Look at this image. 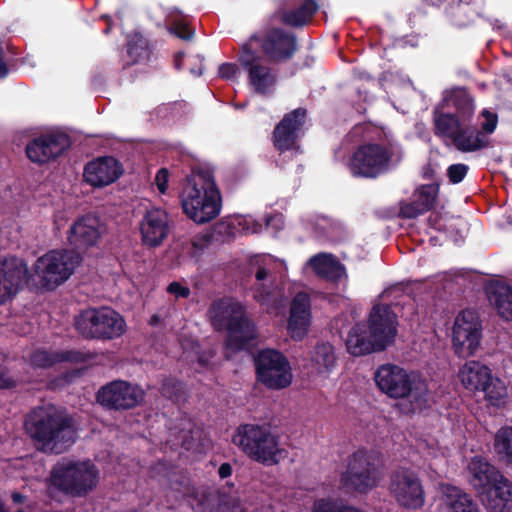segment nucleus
Wrapping results in <instances>:
<instances>
[{
    "instance_id": "bb28decb",
    "label": "nucleus",
    "mask_w": 512,
    "mask_h": 512,
    "mask_svg": "<svg viewBox=\"0 0 512 512\" xmlns=\"http://www.w3.org/2000/svg\"><path fill=\"white\" fill-rule=\"evenodd\" d=\"M457 376L465 390L476 393L480 392L491 380L492 371L480 361L469 360L460 366Z\"/></svg>"
},
{
    "instance_id": "69168bd1",
    "label": "nucleus",
    "mask_w": 512,
    "mask_h": 512,
    "mask_svg": "<svg viewBox=\"0 0 512 512\" xmlns=\"http://www.w3.org/2000/svg\"><path fill=\"white\" fill-rule=\"evenodd\" d=\"M225 470H226V477H227L231 473V468L228 464H226Z\"/></svg>"
},
{
    "instance_id": "20e7f679",
    "label": "nucleus",
    "mask_w": 512,
    "mask_h": 512,
    "mask_svg": "<svg viewBox=\"0 0 512 512\" xmlns=\"http://www.w3.org/2000/svg\"><path fill=\"white\" fill-rule=\"evenodd\" d=\"M183 213L195 224L201 225L214 219L221 210V194L212 172L192 170L180 194Z\"/></svg>"
},
{
    "instance_id": "e433bc0d",
    "label": "nucleus",
    "mask_w": 512,
    "mask_h": 512,
    "mask_svg": "<svg viewBox=\"0 0 512 512\" xmlns=\"http://www.w3.org/2000/svg\"><path fill=\"white\" fill-rule=\"evenodd\" d=\"M317 8L313 0H301L295 8L283 12L281 20L290 26H302L311 19Z\"/></svg>"
},
{
    "instance_id": "e2e57ef3",
    "label": "nucleus",
    "mask_w": 512,
    "mask_h": 512,
    "mask_svg": "<svg viewBox=\"0 0 512 512\" xmlns=\"http://www.w3.org/2000/svg\"><path fill=\"white\" fill-rule=\"evenodd\" d=\"M218 75L220 78H224V63L220 64L218 67Z\"/></svg>"
},
{
    "instance_id": "f704fd0d",
    "label": "nucleus",
    "mask_w": 512,
    "mask_h": 512,
    "mask_svg": "<svg viewBox=\"0 0 512 512\" xmlns=\"http://www.w3.org/2000/svg\"><path fill=\"white\" fill-rule=\"evenodd\" d=\"M150 56L148 40L141 33L132 34L127 41L126 55L120 60L121 69L125 70Z\"/></svg>"
},
{
    "instance_id": "09e8293b",
    "label": "nucleus",
    "mask_w": 512,
    "mask_h": 512,
    "mask_svg": "<svg viewBox=\"0 0 512 512\" xmlns=\"http://www.w3.org/2000/svg\"><path fill=\"white\" fill-rule=\"evenodd\" d=\"M171 31L173 34H175L178 38L182 40L189 41L194 37V30L187 24L182 22H177L173 25Z\"/></svg>"
},
{
    "instance_id": "412c9836",
    "label": "nucleus",
    "mask_w": 512,
    "mask_h": 512,
    "mask_svg": "<svg viewBox=\"0 0 512 512\" xmlns=\"http://www.w3.org/2000/svg\"><path fill=\"white\" fill-rule=\"evenodd\" d=\"M143 245L156 248L162 245L170 233L169 215L161 208L147 209L140 221Z\"/></svg>"
},
{
    "instance_id": "f3484780",
    "label": "nucleus",
    "mask_w": 512,
    "mask_h": 512,
    "mask_svg": "<svg viewBox=\"0 0 512 512\" xmlns=\"http://www.w3.org/2000/svg\"><path fill=\"white\" fill-rule=\"evenodd\" d=\"M70 146L71 140L66 133L51 132L30 140L26 145L25 153L31 162L43 165L56 160Z\"/></svg>"
},
{
    "instance_id": "f8f14e48",
    "label": "nucleus",
    "mask_w": 512,
    "mask_h": 512,
    "mask_svg": "<svg viewBox=\"0 0 512 512\" xmlns=\"http://www.w3.org/2000/svg\"><path fill=\"white\" fill-rule=\"evenodd\" d=\"M81 260L73 251L52 250L37 259L34 270L47 288L54 289L69 279Z\"/></svg>"
},
{
    "instance_id": "dca6fc26",
    "label": "nucleus",
    "mask_w": 512,
    "mask_h": 512,
    "mask_svg": "<svg viewBox=\"0 0 512 512\" xmlns=\"http://www.w3.org/2000/svg\"><path fill=\"white\" fill-rule=\"evenodd\" d=\"M481 324L477 314L470 310L462 311L453 326V348L459 357H469L476 353L481 344Z\"/></svg>"
},
{
    "instance_id": "7ed1b4c3",
    "label": "nucleus",
    "mask_w": 512,
    "mask_h": 512,
    "mask_svg": "<svg viewBox=\"0 0 512 512\" xmlns=\"http://www.w3.org/2000/svg\"><path fill=\"white\" fill-rule=\"evenodd\" d=\"M397 334V317L388 305H375L367 323H358L348 332L347 351L362 356L384 350Z\"/></svg>"
},
{
    "instance_id": "79ce46f5",
    "label": "nucleus",
    "mask_w": 512,
    "mask_h": 512,
    "mask_svg": "<svg viewBox=\"0 0 512 512\" xmlns=\"http://www.w3.org/2000/svg\"><path fill=\"white\" fill-rule=\"evenodd\" d=\"M261 226L252 223L246 217L233 215L226 218V236L236 235L237 233H257Z\"/></svg>"
},
{
    "instance_id": "774afa93",
    "label": "nucleus",
    "mask_w": 512,
    "mask_h": 512,
    "mask_svg": "<svg viewBox=\"0 0 512 512\" xmlns=\"http://www.w3.org/2000/svg\"><path fill=\"white\" fill-rule=\"evenodd\" d=\"M16 512H25L23 509H19Z\"/></svg>"
},
{
    "instance_id": "0eeeda50",
    "label": "nucleus",
    "mask_w": 512,
    "mask_h": 512,
    "mask_svg": "<svg viewBox=\"0 0 512 512\" xmlns=\"http://www.w3.org/2000/svg\"><path fill=\"white\" fill-rule=\"evenodd\" d=\"M232 441L251 459L267 466L276 465L288 456L287 450L280 446L278 438L261 426L239 427Z\"/></svg>"
},
{
    "instance_id": "39448f33",
    "label": "nucleus",
    "mask_w": 512,
    "mask_h": 512,
    "mask_svg": "<svg viewBox=\"0 0 512 512\" xmlns=\"http://www.w3.org/2000/svg\"><path fill=\"white\" fill-rule=\"evenodd\" d=\"M376 386L393 399L406 398L413 410L421 409L428 397V385L413 372L394 364H383L374 373Z\"/></svg>"
},
{
    "instance_id": "6ab92c4d",
    "label": "nucleus",
    "mask_w": 512,
    "mask_h": 512,
    "mask_svg": "<svg viewBox=\"0 0 512 512\" xmlns=\"http://www.w3.org/2000/svg\"><path fill=\"white\" fill-rule=\"evenodd\" d=\"M100 220L97 216L86 214L78 217L67 232L69 245L78 252L87 251L98 244L101 238Z\"/></svg>"
},
{
    "instance_id": "49530a36",
    "label": "nucleus",
    "mask_w": 512,
    "mask_h": 512,
    "mask_svg": "<svg viewBox=\"0 0 512 512\" xmlns=\"http://www.w3.org/2000/svg\"><path fill=\"white\" fill-rule=\"evenodd\" d=\"M481 115L484 117V121L481 124V130L478 131L472 129V131L482 133L489 140L487 135L492 134L495 131L498 123V117L495 113H492L488 110H483Z\"/></svg>"
},
{
    "instance_id": "aec40b11",
    "label": "nucleus",
    "mask_w": 512,
    "mask_h": 512,
    "mask_svg": "<svg viewBox=\"0 0 512 512\" xmlns=\"http://www.w3.org/2000/svg\"><path fill=\"white\" fill-rule=\"evenodd\" d=\"M28 276L24 260L14 256L0 260V305L11 300Z\"/></svg>"
},
{
    "instance_id": "4c0bfd02",
    "label": "nucleus",
    "mask_w": 512,
    "mask_h": 512,
    "mask_svg": "<svg viewBox=\"0 0 512 512\" xmlns=\"http://www.w3.org/2000/svg\"><path fill=\"white\" fill-rule=\"evenodd\" d=\"M484 393L485 400L492 406L501 407L505 405L508 393L503 381L491 376V380L480 390Z\"/></svg>"
},
{
    "instance_id": "a19ab883",
    "label": "nucleus",
    "mask_w": 512,
    "mask_h": 512,
    "mask_svg": "<svg viewBox=\"0 0 512 512\" xmlns=\"http://www.w3.org/2000/svg\"><path fill=\"white\" fill-rule=\"evenodd\" d=\"M159 392L164 398L174 403H179L186 398L185 384L173 376L162 380Z\"/></svg>"
},
{
    "instance_id": "c9c22d12",
    "label": "nucleus",
    "mask_w": 512,
    "mask_h": 512,
    "mask_svg": "<svg viewBox=\"0 0 512 512\" xmlns=\"http://www.w3.org/2000/svg\"><path fill=\"white\" fill-rule=\"evenodd\" d=\"M259 263L260 265L255 274L257 283L254 287V298L261 304L267 305L270 302V289L266 288L262 282L269 278L275 260L272 256L265 255L260 258Z\"/></svg>"
},
{
    "instance_id": "864d4df0",
    "label": "nucleus",
    "mask_w": 512,
    "mask_h": 512,
    "mask_svg": "<svg viewBox=\"0 0 512 512\" xmlns=\"http://www.w3.org/2000/svg\"><path fill=\"white\" fill-rule=\"evenodd\" d=\"M223 227H224V222L222 220H220L219 222L216 223V225H215V227H214L212 232L207 233V234L204 235V240L207 241V242L218 240L216 235L217 234L218 235L222 234V228Z\"/></svg>"
},
{
    "instance_id": "a878e982",
    "label": "nucleus",
    "mask_w": 512,
    "mask_h": 512,
    "mask_svg": "<svg viewBox=\"0 0 512 512\" xmlns=\"http://www.w3.org/2000/svg\"><path fill=\"white\" fill-rule=\"evenodd\" d=\"M306 116L304 109L298 108L284 116L274 129V145L280 151L295 147L298 131L302 127Z\"/></svg>"
},
{
    "instance_id": "b1692460",
    "label": "nucleus",
    "mask_w": 512,
    "mask_h": 512,
    "mask_svg": "<svg viewBox=\"0 0 512 512\" xmlns=\"http://www.w3.org/2000/svg\"><path fill=\"white\" fill-rule=\"evenodd\" d=\"M311 324V311L309 296L298 293L290 306L287 331L295 341H301L308 334Z\"/></svg>"
},
{
    "instance_id": "1a4fd4ad",
    "label": "nucleus",
    "mask_w": 512,
    "mask_h": 512,
    "mask_svg": "<svg viewBox=\"0 0 512 512\" xmlns=\"http://www.w3.org/2000/svg\"><path fill=\"white\" fill-rule=\"evenodd\" d=\"M382 472L376 456L364 449L347 458L346 469L341 473L339 485L346 492L367 493L378 486Z\"/></svg>"
},
{
    "instance_id": "423d86ee",
    "label": "nucleus",
    "mask_w": 512,
    "mask_h": 512,
    "mask_svg": "<svg viewBox=\"0 0 512 512\" xmlns=\"http://www.w3.org/2000/svg\"><path fill=\"white\" fill-rule=\"evenodd\" d=\"M50 485L65 495L85 497L99 482V471L90 460L63 459L50 472Z\"/></svg>"
},
{
    "instance_id": "4d7b16f0",
    "label": "nucleus",
    "mask_w": 512,
    "mask_h": 512,
    "mask_svg": "<svg viewBox=\"0 0 512 512\" xmlns=\"http://www.w3.org/2000/svg\"><path fill=\"white\" fill-rule=\"evenodd\" d=\"M226 512H245L239 501L231 500L226 502Z\"/></svg>"
},
{
    "instance_id": "2f4dec72",
    "label": "nucleus",
    "mask_w": 512,
    "mask_h": 512,
    "mask_svg": "<svg viewBox=\"0 0 512 512\" xmlns=\"http://www.w3.org/2000/svg\"><path fill=\"white\" fill-rule=\"evenodd\" d=\"M178 439L185 450L194 454L206 453L211 446V441L204 430L192 423H188V427L181 429Z\"/></svg>"
},
{
    "instance_id": "0e129e2a",
    "label": "nucleus",
    "mask_w": 512,
    "mask_h": 512,
    "mask_svg": "<svg viewBox=\"0 0 512 512\" xmlns=\"http://www.w3.org/2000/svg\"><path fill=\"white\" fill-rule=\"evenodd\" d=\"M271 221H277V222H279V223H281V224H282V219H281V217H272V218L268 219V220H267V225H270Z\"/></svg>"
},
{
    "instance_id": "8fccbe9b",
    "label": "nucleus",
    "mask_w": 512,
    "mask_h": 512,
    "mask_svg": "<svg viewBox=\"0 0 512 512\" xmlns=\"http://www.w3.org/2000/svg\"><path fill=\"white\" fill-rule=\"evenodd\" d=\"M167 292L169 294H172L176 297V299H179V298H183V299H186L190 296L191 294V290L189 287L187 286H183L182 284H180L179 282L177 281H173L171 282L168 286H167Z\"/></svg>"
},
{
    "instance_id": "13d9d810",
    "label": "nucleus",
    "mask_w": 512,
    "mask_h": 512,
    "mask_svg": "<svg viewBox=\"0 0 512 512\" xmlns=\"http://www.w3.org/2000/svg\"><path fill=\"white\" fill-rule=\"evenodd\" d=\"M195 61L199 62V67H197V68L196 67H191L190 68V72L194 76L198 77V76H201L202 73H203V66H202V61L198 57L195 58Z\"/></svg>"
},
{
    "instance_id": "c03bdc74",
    "label": "nucleus",
    "mask_w": 512,
    "mask_h": 512,
    "mask_svg": "<svg viewBox=\"0 0 512 512\" xmlns=\"http://www.w3.org/2000/svg\"><path fill=\"white\" fill-rule=\"evenodd\" d=\"M207 315L216 331H224V298L213 301L208 308Z\"/></svg>"
},
{
    "instance_id": "a211bd4d",
    "label": "nucleus",
    "mask_w": 512,
    "mask_h": 512,
    "mask_svg": "<svg viewBox=\"0 0 512 512\" xmlns=\"http://www.w3.org/2000/svg\"><path fill=\"white\" fill-rule=\"evenodd\" d=\"M258 44L256 38H250L242 48L241 59L246 66H250L249 78L254 90L266 94L274 87L276 77L266 66L260 64L257 56Z\"/></svg>"
},
{
    "instance_id": "c85d7f7f",
    "label": "nucleus",
    "mask_w": 512,
    "mask_h": 512,
    "mask_svg": "<svg viewBox=\"0 0 512 512\" xmlns=\"http://www.w3.org/2000/svg\"><path fill=\"white\" fill-rule=\"evenodd\" d=\"M438 193L439 186L437 184L421 186L415 191L413 202L401 205V215L405 218H415L431 210L436 203Z\"/></svg>"
},
{
    "instance_id": "9d476101",
    "label": "nucleus",
    "mask_w": 512,
    "mask_h": 512,
    "mask_svg": "<svg viewBox=\"0 0 512 512\" xmlns=\"http://www.w3.org/2000/svg\"><path fill=\"white\" fill-rule=\"evenodd\" d=\"M402 154L392 145L366 143L353 153L349 168L354 176L377 178L400 163Z\"/></svg>"
},
{
    "instance_id": "6e6552de",
    "label": "nucleus",
    "mask_w": 512,
    "mask_h": 512,
    "mask_svg": "<svg viewBox=\"0 0 512 512\" xmlns=\"http://www.w3.org/2000/svg\"><path fill=\"white\" fill-rule=\"evenodd\" d=\"M74 328L85 339L106 341L122 336L126 322L111 308H88L74 317Z\"/></svg>"
},
{
    "instance_id": "4468645a",
    "label": "nucleus",
    "mask_w": 512,
    "mask_h": 512,
    "mask_svg": "<svg viewBox=\"0 0 512 512\" xmlns=\"http://www.w3.org/2000/svg\"><path fill=\"white\" fill-rule=\"evenodd\" d=\"M256 370L259 381L269 388H285L292 381L291 368L286 357L273 349L259 352Z\"/></svg>"
},
{
    "instance_id": "f03ea898",
    "label": "nucleus",
    "mask_w": 512,
    "mask_h": 512,
    "mask_svg": "<svg viewBox=\"0 0 512 512\" xmlns=\"http://www.w3.org/2000/svg\"><path fill=\"white\" fill-rule=\"evenodd\" d=\"M24 430L39 451L49 454L67 451L77 440L72 416L52 407L33 408L25 417Z\"/></svg>"
},
{
    "instance_id": "ea45409f",
    "label": "nucleus",
    "mask_w": 512,
    "mask_h": 512,
    "mask_svg": "<svg viewBox=\"0 0 512 512\" xmlns=\"http://www.w3.org/2000/svg\"><path fill=\"white\" fill-rule=\"evenodd\" d=\"M494 450L499 458L512 463V427H501L494 437Z\"/></svg>"
},
{
    "instance_id": "ddd939ff",
    "label": "nucleus",
    "mask_w": 512,
    "mask_h": 512,
    "mask_svg": "<svg viewBox=\"0 0 512 512\" xmlns=\"http://www.w3.org/2000/svg\"><path fill=\"white\" fill-rule=\"evenodd\" d=\"M388 491L397 505L407 510L424 506L425 491L421 479L412 469L401 467L389 477Z\"/></svg>"
},
{
    "instance_id": "cd10ccee",
    "label": "nucleus",
    "mask_w": 512,
    "mask_h": 512,
    "mask_svg": "<svg viewBox=\"0 0 512 512\" xmlns=\"http://www.w3.org/2000/svg\"><path fill=\"white\" fill-rule=\"evenodd\" d=\"M440 506L444 512H479L478 504L469 494L451 485L442 486Z\"/></svg>"
},
{
    "instance_id": "052dcab7",
    "label": "nucleus",
    "mask_w": 512,
    "mask_h": 512,
    "mask_svg": "<svg viewBox=\"0 0 512 512\" xmlns=\"http://www.w3.org/2000/svg\"><path fill=\"white\" fill-rule=\"evenodd\" d=\"M236 71H237V68L234 65L226 64V70H225L226 77L235 75Z\"/></svg>"
},
{
    "instance_id": "680f3d73",
    "label": "nucleus",
    "mask_w": 512,
    "mask_h": 512,
    "mask_svg": "<svg viewBox=\"0 0 512 512\" xmlns=\"http://www.w3.org/2000/svg\"><path fill=\"white\" fill-rule=\"evenodd\" d=\"M224 473H225V470H224V463H222L219 468H218V475L221 479H224Z\"/></svg>"
},
{
    "instance_id": "72a5a7b5",
    "label": "nucleus",
    "mask_w": 512,
    "mask_h": 512,
    "mask_svg": "<svg viewBox=\"0 0 512 512\" xmlns=\"http://www.w3.org/2000/svg\"><path fill=\"white\" fill-rule=\"evenodd\" d=\"M488 299L497 314L506 321H512V288L496 283L488 288Z\"/></svg>"
},
{
    "instance_id": "2eb2a0df",
    "label": "nucleus",
    "mask_w": 512,
    "mask_h": 512,
    "mask_svg": "<svg viewBox=\"0 0 512 512\" xmlns=\"http://www.w3.org/2000/svg\"><path fill=\"white\" fill-rule=\"evenodd\" d=\"M256 328L243 306L235 301L226 303V349L242 350L256 338Z\"/></svg>"
},
{
    "instance_id": "7c9ffc66",
    "label": "nucleus",
    "mask_w": 512,
    "mask_h": 512,
    "mask_svg": "<svg viewBox=\"0 0 512 512\" xmlns=\"http://www.w3.org/2000/svg\"><path fill=\"white\" fill-rule=\"evenodd\" d=\"M190 504L196 512H224V494L219 489L207 487L195 492Z\"/></svg>"
},
{
    "instance_id": "473e14b6",
    "label": "nucleus",
    "mask_w": 512,
    "mask_h": 512,
    "mask_svg": "<svg viewBox=\"0 0 512 512\" xmlns=\"http://www.w3.org/2000/svg\"><path fill=\"white\" fill-rule=\"evenodd\" d=\"M308 265L320 277L336 281L345 275L344 266L331 254L320 253L310 258Z\"/></svg>"
},
{
    "instance_id": "f257e3e1",
    "label": "nucleus",
    "mask_w": 512,
    "mask_h": 512,
    "mask_svg": "<svg viewBox=\"0 0 512 512\" xmlns=\"http://www.w3.org/2000/svg\"><path fill=\"white\" fill-rule=\"evenodd\" d=\"M474 110V99L465 89L446 91L433 111L434 134L449 140L461 152L489 147L490 141L482 133L472 131Z\"/></svg>"
},
{
    "instance_id": "3c124183",
    "label": "nucleus",
    "mask_w": 512,
    "mask_h": 512,
    "mask_svg": "<svg viewBox=\"0 0 512 512\" xmlns=\"http://www.w3.org/2000/svg\"><path fill=\"white\" fill-rule=\"evenodd\" d=\"M169 170L167 168H160L155 176V184L161 194H165L168 189Z\"/></svg>"
},
{
    "instance_id": "37998d69",
    "label": "nucleus",
    "mask_w": 512,
    "mask_h": 512,
    "mask_svg": "<svg viewBox=\"0 0 512 512\" xmlns=\"http://www.w3.org/2000/svg\"><path fill=\"white\" fill-rule=\"evenodd\" d=\"M59 363V352L38 349L30 356V364L33 368H50Z\"/></svg>"
},
{
    "instance_id": "338daca9",
    "label": "nucleus",
    "mask_w": 512,
    "mask_h": 512,
    "mask_svg": "<svg viewBox=\"0 0 512 512\" xmlns=\"http://www.w3.org/2000/svg\"><path fill=\"white\" fill-rule=\"evenodd\" d=\"M109 27L105 29V33H108L109 32Z\"/></svg>"
},
{
    "instance_id": "603ef678",
    "label": "nucleus",
    "mask_w": 512,
    "mask_h": 512,
    "mask_svg": "<svg viewBox=\"0 0 512 512\" xmlns=\"http://www.w3.org/2000/svg\"><path fill=\"white\" fill-rule=\"evenodd\" d=\"M16 386V381L8 375V372L0 368V390L11 389Z\"/></svg>"
},
{
    "instance_id": "5701e85b",
    "label": "nucleus",
    "mask_w": 512,
    "mask_h": 512,
    "mask_svg": "<svg viewBox=\"0 0 512 512\" xmlns=\"http://www.w3.org/2000/svg\"><path fill=\"white\" fill-rule=\"evenodd\" d=\"M252 38L259 41L258 48L261 47L263 54L273 61L290 58L297 48L295 37L278 28L269 29L262 38Z\"/></svg>"
},
{
    "instance_id": "bf43d9fd",
    "label": "nucleus",
    "mask_w": 512,
    "mask_h": 512,
    "mask_svg": "<svg viewBox=\"0 0 512 512\" xmlns=\"http://www.w3.org/2000/svg\"><path fill=\"white\" fill-rule=\"evenodd\" d=\"M11 498L15 504H22L26 499V497L20 492H13Z\"/></svg>"
},
{
    "instance_id": "5fc2aeb1",
    "label": "nucleus",
    "mask_w": 512,
    "mask_h": 512,
    "mask_svg": "<svg viewBox=\"0 0 512 512\" xmlns=\"http://www.w3.org/2000/svg\"><path fill=\"white\" fill-rule=\"evenodd\" d=\"M5 47L4 43L0 41V79L5 78L8 75L9 69L4 61Z\"/></svg>"
},
{
    "instance_id": "58836bf2",
    "label": "nucleus",
    "mask_w": 512,
    "mask_h": 512,
    "mask_svg": "<svg viewBox=\"0 0 512 512\" xmlns=\"http://www.w3.org/2000/svg\"><path fill=\"white\" fill-rule=\"evenodd\" d=\"M311 360L319 373L329 371L336 360L333 347L329 343L318 344L314 348Z\"/></svg>"
},
{
    "instance_id": "de8ad7c7",
    "label": "nucleus",
    "mask_w": 512,
    "mask_h": 512,
    "mask_svg": "<svg viewBox=\"0 0 512 512\" xmlns=\"http://www.w3.org/2000/svg\"><path fill=\"white\" fill-rule=\"evenodd\" d=\"M468 166L465 164H453L448 168V177L452 183L461 182L466 176Z\"/></svg>"
},
{
    "instance_id": "a18cd8bd",
    "label": "nucleus",
    "mask_w": 512,
    "mask_h": 512,
    "mask_svg": "<svg viewBox=\"0 0 512 512\" xmlns=\"http://www.w3.org/2000/svg\"><path fill=\"white\" fill-rule=\"evenodd\" d=\"M59 352V363L68 362L73 364H83L91 361L95 353L77 349L61 350Z\"/></svg>"
},
{
    "instance_id": "c756f323",
    "label": "nucleus",
    "mask_w": 512,
    "mask_h": 512,
    "mask_svg": "<svg viewBox=\"0 0 512 512\" xmlns=\"http://www.w3.org/2000/svg\"><path fill=\"white\" fill-rule=\"evenodd\" d=\"M481 501L489 512H512V483L505 479L482 496Z\"/></svg>"
},
{
    "instance_id": "9b49d317",
    "label": "nucleus",
    "mask_w": 512,
    "mask_h": 512,
    "mask_svg": "<svg viewBox=\"0 0 512 512\" xmlns=\"http://www.w3.org/2000/svg\"><path fill=\"white\" fill-rule=\"evenodd\" d=\"M146 392L138 384L117 379L102 385L96 392V402L108 411L123 412L145 401Z\"/></svg>"
},
{
    "instance_id": "4be33fe9",
    "label": "nucleus",
    "mask_w": 512,
    "mask_h": 512,
    "mask_svg": "<svg viewBox=\"0 0 512 512\" xmlns=\"http://www.w3.org/2000/svg\"><path fill=\"white\" fill-rule=\"evenodd\" d=\"M122 174V164L112 156H104L88 162L83 177L86 183L101 188L114 183Z\"/></svg>"
},
{
    "instance_id": "393cba45",
    "label": "nucleus",
    "mask_w": 512,
    "mask_h": 512,
    "mask_svg": "<svg viewBox=\"0 0 512 512\" xmlns=\"http://www.w3.org/2000/svg\"><path fill=\"white\" fill-rule=\"evenodd\" d=\"M471 475V484L478 492L480 498L492 487L497 486L506 478L493 465L480 456L473 457L468 464Z\"/></svg>"
},
{
    "instance_id": "6e6d98bb",
    "label": "nucleus",
    "mask_w": 512,
    "mask_h": 512,
    "mask_svg": "<svg viewBox=\"0 0 512 512\" xmlns=\"http://www.w3.org/2000/svg\"><path fill=\"white\" fill-rule=\"evenodd\" d=\"M214 355H215V353L212 350H210L208 352L201 353L198 356L197 362L199 363L200 366L206 367V366H208L210 359L213 358Z\"/></svg>"
}]
</instances>
